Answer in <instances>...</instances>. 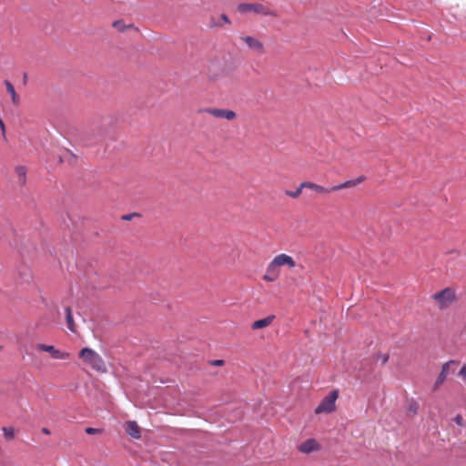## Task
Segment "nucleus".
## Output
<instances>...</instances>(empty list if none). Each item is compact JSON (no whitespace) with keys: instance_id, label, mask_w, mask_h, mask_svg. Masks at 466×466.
<instances>
[{"instance_id":"1","label":"nucleus","mask_w":466,"mask_h":466,"mask_svg":"<svg viewBox=\"0 0 466 466\" xmlns=\"http://www.w3.org/2000/svg\"><path fill=\"white\" fill-rule=\"evenodd\" d=\"M287 267L288 268H294L296 262L294 258L285 253L275 256L272 260L268 264L266 273L263 276V279L267 282L276 281L281 273V268Z\"/></svg>"},{"instance_id":"2","label":"nucleus","mask_w":466,"mask_h":466,"mask_svg":"<svg viewBox=\"0 0 466 466\" xmlns=\"http://www.w3.org/2000/svg\"><path fill=\"white\" fill-rule=\"evenodd\" d=\"M364 180H365V177L360 176L358 177L346 180L342 183L332 186L330 187H323L321 185H319L317 183L310 182V181H304V182H302V187H305V188L310 189L318 194L328 195L334 191H339V190H342L345 188H350V187H357L358 185L361 184Z\"/></svg>"},{"instance_id":"3","label":"nucleus","mask_w":466,"mask_h":466,"mask_svg":"<svg viewBox=\"0 0 466 466\" xmlns=\"http://www.w3.org/2000/svg\"><path fill=\"white\" fill-rule=\"evenodd\" d=\"M79 359L96 371L102 373L106 371V367L102 357L92 349L84 348L81 350L79 352Z\"/></svg>"},{"instance_id":"4","label":"nucleus","mask_w":466,"mask_h":466,"mask_svg":"<svg viewBox=\"0 0 466 466\" xmlns=\"http://www.w3.org/2000/svg\"><path fill=\"white\" fill-rule=\"evenodd\" d=\"M238 10L241 14L255 13V14L262 15V16H270V17L278 16V13L276 10L271 9L268 5H265L260 3L240 4L238 5Z\"/></svg>"},{"instance_id":"5","label":"nucleus","mask_w":466,"mask_h":466,"mask_svg":"<svg viewBox=\"0 0 466 466\" xmlns=\"http://www.w3.org/2000/svg\"><path fill=\"white\" fill-rule=\"evenodd\" d=\"M431 299L436 302L439 309H447L456 300V292L452 288H445L434 293Z\"/></svg>"},{"instance_id":"6","label":"nucleus","mask_w":466,"mask_h":466,"mask_svg":"<svg viewBox=\"0 0 466 466\" xmlns=\"http://www.w3.org/2000/svg\"><path fill=\"white\" fill-rule=\"evenodd\" d=\"M339 397V391L334 390L330 391L316 407L314 412L316 414L331 413L336 410V401Z\"/></svg>"},{"instance_id":"7","label":"nucleus","mask_w":466,"mask_h":466,"mask_svg":"<svg viewBox=\"0 0 466 466\" xmlns=\"http://www.w3.org/2000/svg\"><path fill=\"white\" fill-rule=\"evenodd\" d=\"M320 449L319 443L315 439H308L298 446L299 452L303 454H309L318 451Z\"/></svg>"},{"instance_id":"8","label":"nucleus","mask_w":466,"mask_h":466,"mask_svg":"<svg viewBox=\"0 0 466 466\" xmlns=\"http://www.w3.org/2000/svg\"><path fill=\"white\" fill-rule=\"evenodd\" d=\"M206 112L217 118H224L227 120L236 118V113L230 109L208 108Z\"/></svg>"},{"instance_id":"9","label":"nucleus","mask_w":466,"mask_h":466,"mask_svg":"<svg viewBox=\"0 0 466 466\" xmlns=\"http://www.w3.org/2000/svg\"><path fill=\"white\" fill-rule=\"evenodd\" d=\"M241 39L248 48L259 54L264 53V46L258 39L249 35L242 36Z\"/></svg>"},{"instance_id":"10","label":"nucleus","mask_w":466,"mask_h":466,"mask_svg":"<svg viewBox=\"0 0 466 466\" xmlns=\"http://www.w3.org/2000/svg\"><path fill=\"white\" fill-rule=\"evenodd\" d=\"M126 432L133 439L138 440L141 438V429L138 424L134 420H129L125 423Z\"/></svg>"},{"instance_id":"11","label":"nucleus","mask_w":466,"mask_h":466,"mask_svg":"<svg viewBox=\"0 0 466 466\" xmlns=\"http://www.w3.org/2000/svg\"><path fill=\"white\" fill-rule=\"evenodd\" d=\"M274 319H275L274 315H268L264 319H260L254 321L251 325V329L256 330V329H261L267 328L269 325H271V323L273 322Z\"/></svg>"},{"instance_id":"12","label":"nucleus","mask_w":466,"mask_h":466,"mask_svg":"<svg viewBox=\"0 0 466 466\" xmlns=\"http://www.w3.org/2000/svg\"><path fill=\"white\" fill-rule=\"evenodd\" d=\"M451 363V361L446 362L442 365L441 370L440 374L438 375L435 384H434L435 390H437L446 380L447 375H448V368Z\"/></svg>"},{"instance_id":"13","label":"nucleus","mask_w":466,"mask_h":466,"mask_svg":"<svg viewBox=\"0 0 466 466\" xmlns=\"http://www.w3.org/2000/svg\"><path fill=\"white\" fill-rule=\"evenodd\" d=\"M15 173L17 177V183L21 186H24L26 183V167L24 166H18L15 167Z\"/></svg>"},{"instance_id":"14","label":"nucleus","mask_w":466,"mask_h":466,"mask_svg":"<svg viewBox=\"0 0 466 466\" xmlns=\"http://www.w3.org/2000/svg\"><path fill=\"white\" fill-rule=\"evenodd\" d=\"M5 85L7 92L9 93V95L11 96V100H12L13 104L15 106L19 105L20 97L16 94L15 89L14 86L12 85V83L8 80H5Z\"/></svg>"},{"instance_id":"15","label":"nucleus","mask_w":466,"mask_h":466,"mask_svg":"<svg viewBox=\"0 0 466 466\" xmlns=\"http://www.w3.org/2000/svg\"><path fill=\"white\" fill-rule=\"evenodd\" d=\"M2 431L6 441H11L15 438L16 431L13 426L3 427Z\"/></svg>"},{"instance_id":"16","label":"nucleus","mask_w":466,"mask_h":466,"mask_svg":"<svg viewBox=\"0 0 466 466\" xmlns=\"http://www.w3.org/2000/svg\"><path fill=\"white\" fill-rule=\"evenodd\" d=\"M65 311H66V319L67 328L69 329L70 331L76 332L75 322H74L71 309L69 307H67V308H66Z\"/></svg>"},{"instance_id":"17","label":"nucleus","mask_w":466,"mask_h":466,"mask_svg":"<svg viewBox=\"0 0 466 466\" xmlns=\"http://www.w3.org/2000/svg\"><path fill=\"white\" fill-rule=\"evenodd\" d=\"M305 189V187H302V182L299 185L296 190H286L285 195L290 198H298L300 197L302 190Z\"/></svg>"},{"instance_id":"18","label":"nucleus","mask_w":466,"mask_h":466,"mask_svg":"<svg viewBox=\"0 0 466 466\" xmlns=\"http://www.w3.org/2000/svg\"><path fill=\"white\" fill-rule=\"evenodd\" d=\"M52 358L55 360H68L70 358V353L56 349Z\"/></svg>"},{"instance_id":"19","label":"nucleus","mask_w":466,"mask_h":466,"mask_svg":"<svg viewBox=\"0 0 466 466\" xmlns=\"http://www.w3.org/2000/svg\"><path fill=\"white\" fill-rule=\"evenodd\" d=\"M36 349L45 352H48L51 356L54 354V351L56 350L55 346L44 343H38L36 345Z\"/></svg>"},{"instance_id":"20","label":"nucleus","mask_w":466,"mask_h":466,"mask_svg":"<svg viewBox=\"0 0 466 466\" xmlns=\"http://www.w3.org/2000/svg\"><path fill=\"white\" fill-rule=\"evenodd\" d=\"M113 26L116 28L119 32H123L127 28V26L121 20L115 21L113 23Z\"/></svg>"},{"instance_id":"21","label":"nucleus","mask_w":466,"mask_h":466,"mask_svg":"<svg viewBox=\"0 0 466 466\" xmlns=\"http://www.w3.org/2000/svg\"><path fill=\"white\" fill-rule=\"evenodd\" d=\"M220 20H221V23H216V24H212L211 25L212 26H215V25H222L223 24H230V20L229 18L228 17L227 15L225 14H222L220 15Z\"/></svg>"},{"instance_id":"22","label":"nucleus","mask_w":466,"mask_h":466,"mask_svg":"<svg viewBox=\"0 0 466 466\" xmlns=\"http://www.w3.org/2000/svg\"><path fill=\"white\" fill-rule=\"evenodd\" d=\"M453 420L455 421V423L461 427H462L464 425V420L462 418L461 415L458 414L455 416V418L453 419Z\"/></svg>"},{"instance_id":"23","label":"nucleus","mask_w":466,"mask_h":466,"mask_svg":"<svg viewBox=\"0 0 466 466\" xmlns=\"http://www.w3.org/2000/svg\"><path fill=\"white\" fill-rule=\"evenodd\" d=\"M85 431L87 433V434H96V433H99L101 431L99 429H96V428H86L85 430Z\"/></svg>"},{"instance_id":"24","label":"nucleus","mask_w":466,"mask_h":466,"mask_svg":"<svg viewBox=\"0 0 466 466\" xmlns=\"http://www.w3.org/2000/svg\"><path fill=\"white\" fill-rule=\"evenodd\" d=\"M459 375H460L461 377H462L464 380H466V364H464V365L461 368V370H460V371H459Z\"/></svg>"},{"instance_id":"25","label":"nucleus","mask_w":466,"mask_h":466,"mask_svg":"<svg viewBox=\"0 0 466 466\" xmlns=\"http://www.w3.org/2000/svg\"><path fill=\"white\" fill-rule=\"evenodd\" d=\"M225 361L223 360H216L212 361V365L214 366H223Z\"/></svg>"},{"instance_id":"26","label":"nucleus","mask_w":466,"mask_h":466,"mask_svg":"<svg viewBox=\"0 0 466 466\" xmlns=\"http://www.w3.org/2000/svg\"><path fill=\"white\" fill-rule=\"evenodd\" d=\"M417 410H418V404L417 403H413V404H411L410 406V410L412 411L413 413H416Z\"/></svg>"},{"instance_id":"27","label":"nucleus","mask_w":466,"mask_h":466,"mask_svg":"<svg viewBox=\"0 0 466 466\" xmlns=\"http://www.w3.org/2000/svg\"><path fill=\"white\" fill-rule=\"evenodd\" d=\"M42 432L46 435H50L51 434V431H49V429L47 428H43L42 429Z\"/></svg>"},{"instance_id":"28","label":"nucleus","mask_w":466,"mask_h":466,"mask_svg":"<svg viewBox=\"0 0 466 466\" xmlns=\"http://www.w3.org/2000/svg\"><path fill=\"white\" fill-rule=\"evenodd\" d=\"M388 359H389L388 355H383L382 356V363H386L388 361Z\"/></svg>"},{"instance_id":"29","label":"nucleus","mask_w":466,"mask_h":466,"mask_svg":"<svg viewBox=\"0 0 466 466\" xmlns=\"http://www.w3.org/2000/svg\"><path fill=\"white\" fill-rule=\"evenodd\" d=\"M0 127L3 130L5 129V124H4L3 120H1V119H0Z\"/></svg>"}]
</instances>
